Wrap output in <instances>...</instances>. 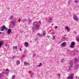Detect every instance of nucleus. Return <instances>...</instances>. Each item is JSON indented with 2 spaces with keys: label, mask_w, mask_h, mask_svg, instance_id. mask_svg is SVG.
I'll return each instance as SVG.
<instances>
[{
  "label": "nucleus",
  "mask_w": 79,
  "mask_h": 79,
  "mask_svg": "<svg viewBox=\"0 0 79 79\" xmlns=\"http://www.w3.org/2000/svg\"><path fill=\"white\" fill-rule=\"evenodd\" d=\"M20 63V62L19 61L17 60V61L16 64L17 65H18V64H19Z\"/></svg>",
  "instance_id": "14"
},
{
  "label": "nucleus",
  "mask_w": 79,
  "mask_h": 79,
  "mask_svg": "<svg viewBox=\"0 0 79 79\" xmlns=\"http://www.w3.org/2000/svg\"><path fill=\"white\" fill-rule=\"evenodd\" d=\"M53 40L55 39V36H53Z\"/></svg>",
  "instance_id": "39"
},
{
  "label": "nucleus",
  "mask_w": 79,
  "mask_h": 79,
  "mask_svg": "<svg viewBox=\"0 0 79 79\" xmlns=\"http://www.w3.org/2000/svg\"><path fill=\"white\" fill-rule=\"evenodd\" d=\"M76 40L77 42H79V38L78 37H77V38H76Z\"/></svg>",
  "instance_id": "17"
},
{
  "label": "nucleus",
  "mask_w": 79,
  "mask_h": 79,
  "mask_svg": "<svg viewBox=\"0 0 79 79\" xmlns=\"http://www.w3.org/2000/svg\"><path fill=\"white\" fill-rule=\"evenodd\" d=\"M15 75H13L12 76V79H14V78L15 77Z\"/></svg>",
  "instance_id": "28"
},
{
  "label": "nucleus",
  "mask_w": 79,
  "mask_h": 79,
  "mask_svg": "<svg viewBox=\"0 0 79 79\" xmlns=\"http://www.w3.org/2000/svg\"><path fill=\"white\" fill-rule=\"evenodd\" d=\"M26 56V55L25 54L22 57L21 59H23V58H24V57H25Z\"/></svg>",
  "instance_id": "18"
},
{
  "label": "nucleus",
  "mask_w": 79,
  "mask_h": 79,
  "mask_svg": "<svg viewBox=\"0 0 79 79\" xmlns=\"http://www.w3.org/2000/svg\"><path fill=\"white\" fill-rule=\"evenodd\" d=\"M65 29L68 31H70V29L68 27H65Z\"/></svg>",
  "instance_id": "16"
},
{
  "label": "nucleus",
  "mask_w": 79,
  "mask_h": 79,
  "mask_svg": "<svg viewBox=\"0 0 79 79\" xmlns=\"http://www.w3.org/2000/svg\"><path fill=\"white\" fill-rule=\"evenodd\" d=\"M48 22H49V23H51V22H52V18H50L49 20H48Z\"/></svg>",
  "instance_id": "15"
},
{
  "label": "nucleus",
  "mask_w": 79,
  "mask_h": 79,
  "mask_svg": "<svg viewBox=\"0 0 79 79\" xmlns=\"http://www.w3.org/2000/svg\"><path fill=\"white\" fill-rule=\"evenodd\" d=\"M70 3H71V1H68V3H69V4Z\"/></svg>",
  "instance_id": "35"
},
{
  "label": "nucleus",
  "mask_w": 79,
  "mask_h": 79,
  "mask_svg": "<svg viewBox=\"0 0 79 79\" xmlns=\"http://www.w3.org/2000/svg\"><path fill=\"white\" fill-rule=\"evenodd\" d=\"M66 43L65 42H64L61 44L60 45L62 47H65V45H66Z\"/></svg>",
  "instance_id": "6"
},
{
  "label": "nucleus",
  "mask_w": 79,
  "mask_h": 79,
  "mask_svg": "<svg viewBox=\"0 0 79 79\" xmlns=\"http://www.w3.org/2000/svg\"><path fill=\"white\" fill-rule=\"evenodd\" d=\"M76 78H77V77L76 76Z\"/></svg>",
  "instance_id": "46"
},
{
  "label": "nucleus",
  "mask_w": 79,
  "mask_h": 79,
  "mask_svg": "<svg viewBox=\"0 0 79 79\" xmlns=\"http://www.w3.org/2000/svg\"><path fill=\"white\" fill-rule=\"evenodd\" d=\"M67 52H70V50H67Z\"/></svg>",
  "instance_id": "43"
},
{
  "label": "nucleus",
  "mask_w": 79,
  "mask_h": 79,
  "mask_svg": "<svg viewBox=\"0 0 79 79\" xmlns=\"http://www.w3.org/2000/svg\"><path fill=\"white\" fill-rule=\"evenodd\" d=\"M37 35H38V36H39L40 37H41V36H42V35H41V34L39 33H38L37 34Z\"/></svg>",
  "instance_id": "26"
},
{
  "label": "nucleus",
  "mask_w": 79,
  "mask_h": 79,
  "mask_svg": "<svg viewBox=\"0 0 79 79\" xmlns=\"http://www.w3.org/2000/svg\"><path fill=\"white\" fill-rule=\"evenodd\" d=\"M19 49H20V51H22V49H21V48H20Z\"/></svg>",
  "instance_id": "40"
},
{
  "label": "nucleus",
  "mask_w": 79,
  "mask_h": 79,
  "mask_svg": "<svg viewBox=\"0 0 79 79\" xmlns=\"http://www.w3.org/2000/svg\"><path fill=\"white\" fill-rule=\"evenodd\" d=\"M24 44L25 47H28V46L29 45V44H28V42H25L24 43Z\"/></svg>",
  "instance_id": "9"
},
{
  "label": "nucleus",
  "mask_w": 79,
  "mask_h": 79,
  "mask_svg": "<svg viewBox=\"0 0 79 79\" xmlns=\"http://www.w3.org/2000/svg\"><path fill=\"white\" fill-rule=\"evenodd\" d=\"M6 71H9L8 69H6Z\"/></svg>",
  "instance_id": "41"
},
{
  "label": "nucleus",
  "mask_w": 79,
  "mask_h": 79,
  "mask_svg": "<svg viewBox=\"0 0 79 79\" xmlns=\"http://www.w3.org/2000/svg\"><path fill=\"white\" fill-rule=\"evenodd\" d=\"M55 29H58V26H55Z\"/></svg>",
  "instance_id": "32"
},
{
  "label": "nucleus",
  "mask_w": 79,
  "mask_h": 79,
  "mask_svg": "<svg viewBox=\"0 0 79 79\" xmlns=\"http://www.w3.org/2000/svg\"><path fill=\"white\" fill-rule=\"evenodd\" d=\"M13 18V15L10 16V19H11Z\"/></svg>",
  "instance_id": "25"
},
{
  "label": "nucleus",
  "mask_w": 79,
  "mask_h": 79,
  "mask_svg": "<svg viewBox=\"0 0 79 79\" xmlns=\"http://www.w3.org/2000/svg\"><path fill=\"white\" fill-rule=\"evenodd\" d=\"M48 39H50V36H48Z\"/></svg>",
  "instance_id": "37"
},
{
  "label": "nucleus",
  "mask_w": 79,
  "mask_h": 79,
  "mask_svg": "<svg viewBox=\"0 0 79 79\" xmlns=\"http://www.w3.org/2000/svg\"><path fill=\"white\" fill-rule=\"evenodd\" d=\"M76 52H77V53H78V51L77 50H76Z\"/></svg>",
  "instance_id": "42"
},
{
  "label": "nucleus",
  "mask_w": 79,
  "mask_h": 79,
  "mask_svg": "<svg viewBox=\"0 0 79 79\" xmlns=\"http://www.w3.org/2000/svg\"><path fill=\"white\" fill-rule=\"evenodd\" d=\"M57 76L59 77H60V74H57Z\"/></svg>",
  "instance_id": "33"
},
{
  "label": "nucleus",
  "mask_w": 79,
  "mask_h": 79,
  "mask_svg": "<svg viewBox=\"0 0 79 79\" xmlns=\"http://www.w3.org/2000/svg\"><path fill=\"white\" fill-rule=\"evenodd\" d=\"M75 3H77V2H78V1H75Z\"/></svg>",
  "instance_id": "38"
},
{
  "label": "nucleus",
  "mask_w": 79,
  "mask_h": 79,
  "mask_svg": "<svg viewBox=\"0 0 79 79\" xmlns=\"http://www.w3.org/2000/svg\"><path fill=\"white\" fill-rule=\"evenodd\" d=\"M2 73H0V78L2 77Z\"/></svg>",
  "instance_id": "34"
},
{
  "label": "nucleus",
  "mask_w": 79,
  "mask_h": 79,
  "mask_svg": "<svg viewBox=\"0 0 79 79\" xmlns=\"http://www.w3.org/2000/svg\"><path fill=\"white\" fill-rule=\"evenodd\" d=\"M24 64L25 66H28V65H29L30 64L28 62H26L25 61L24 62Z\"/></svg>",
  "instance_id": "8"
},
{
  "label": "nucleus",
  "mask_w": 79,
  "mask_h": 79,
  "mask_svg": "<svg viewBox=\"0 0 79 79\" xmlns=\"http://www.w3.org/2000/svg\"><path fill=\"white\" fill-rule=\"evenodd\" d=\"M74 45H75V43L74 42H72L70 44L71 48H73L74 47Z\"/></svg>",
  "instance_id": "5"
},
{
  "label": "nucleus",
  "mask_w": 79,
  "mask_h": 79,
  "mask_svg": "<svg viewBox=\"0 0 79 79\" xmlns=\"http://www.w3.org/2000/svg\"><path fill=\"white\" fill-rule=\"evenodd\" d=\"M78 65H76L74 67V69H77V68H78Z\"/></svg>",
  "instance_id": "12"
},
{
  "label": "nucleus",
  "mask_w": 79,
  "mask_h": 79,
  "mask_svg": "<svg viewBox=\"0 0 79 79\" xmlns=\"http://www.w3.org/2000/svg\"><path fill=\"white\" fill-rule=\"evenodd\" d=\"M42 65V63H40V64L38 65V67H40V66H41Z\"/></svg>",
  "instance_id": "27"
},
{
  "label": "nucleus",
  "mask_w": 79,
  "mask_h": 79,
  "mask_svg": "<svg viewBox=\"0 0 79 79\" xmlns=\"http://www.w3.org/2000/svg\"><path fill=\"white\" fill-rule=\"evenodd\" d=\"M5 69H4V70L5 71Z\"/></svg>",
  "instance_id": "47"
},
{
  "label": "nucleus",
  "mask_w": 79,
  "mask_h": 79,
  "mask_svg": "<svg viewBox=\"0 0 79 79\" xmlns=\"http://www.w3.org/2000/svg\"><path fill=\"white\" fill-rule=\"evenodd\" d=\"M35 55H36V54H35V53H34L33 54V56L34 57H35Z\"/></svg>",
  "instance_id": "31"
},
{
  "label": "nucleus",
  "mask_w": 79,
  "mask_h": 79,
  "mask_svg": "<svg viewBox=\"0 0 79 79\" xmlns=\"http://www.w3.org/2000/svg\"><path fill=\"white\" fill-rule=\"evenodd\" d=\"M32 21V19H28V22L29 23H31V22Z\"/></svg>",
  "instance_id": "19"
},
{
  "label": "nucleus",
  "mask_w": 79,
  "mask_h": 79,
  "mask_svg": "<svg viewBox=\"0 0 79 79\" xmlns=\"http://www.w3.org/2000/svg\"><path fill=\"white\" fill-rule=\"evenodd\" d=\"M27 20L26 19H23L22 20V21L23 22V23H25L26 21H27Z\"/></svg>",
  "instance_id": "11"
},
{
  "label": "nucleus",
  "mask_w": 79,
  "mask_h": 79,
  "mask_svg": "<svg viewBox=\"0 0 79 79\" xmlns=\"http://www.w3.org/2000/svg\"><path fill=\"white\" fill-rule=\"evenodd\" d=\"M41 21L39 22H35L33 23V26L32 27V29L34 30L35 29H36L38 30L40 27V26L41 24Z\"/></svg>",
  "instance_id": "1"
},
{
  "label": "nucleus",
  "mask_w": 79,
  "mask_h": 79,
  "mask_svg": "<svg viewBox=\"0 0 79 79\" xmlns=\"http://www.w3.org/2000/svg\"><path fill=\"white\" fill-rule=\"evenodd\" d=\"M6 74H7V75H8V73L6 72Z\"/></svg>",
  "instance_id": "36"
},
{
  "label": "nucleus",
  "mask_w": 79,
  "mask_h": 79,
  "mask_svg": "<svg viewBox=\"0 0 79 79\" xmlns=\"http://www.w3.org/2000/svg\"><path fill=\"white\" fill-rule=\"evenodd\" d=\"M30 76H31V77H32V78L34 76V73H32L31 74Z\"/></svg>",
  "instance_id": "23"
},
{
  "label": "nucleus",
  "mask_w": 79,
  "mask_h": 79,
  "mask_svg": "<svg viewBox=\"0 0 79 79\" xmlns=\"http://www.w3.org/2000/svg\"><path fill=\"white\" fill-rule=\"evenodd\" d=\"M73 78V74H71L70 76L69 77V79H72Z\"/></svg>",
  "instance_id": "7"
},
{
  "label": "nucleus",
  "mask_w": 79,
  "mask_h": 79,
  "mask_svg": "<svg viewBox=\"0 0 79 79\" xmlns=\"http://www.w3.org/2000/svg\"><path fill=\"white\" fill-rule=\"evenodd\" d=\"M77 58H75L74 59V62L75 63H77Z\"/></svg>",
  "instance_id": "22"
},
{
  "label": "nucleus",
  "mask_w": 79,
  "mask_h": 79,
  "mask_svg": "<svg viewBox=\"0 0 79 79\" xmlns=\"http://www.w3.org/2000/svg\"><path fill=\"white\" fill-rule=\"evenodd\" d=\"M3 74V75H4V73H2Z\"/></svg>",
  "instance_id": "45"
},
{
  "label": "nucleus",
  "mask_w": 79,
  "mask_h": 79,
  "mask_svg": "<svg viewBox=\"0 0 79 79\" xmlns=\"http://www.w3.org/2000/svg\"><path fill=\"white\" fill-rule=\"evenodd\" d=\"M3 45V42H0V47H1V46Z\"/></svg>",
  "instance_id": "24"
},
{
  "label": "nucleus",
  "mask_w": 79,
  "mask_h": 79,
  "mask_svg": "<svg viewBox=\"0 0 79 79\" xmlns=\"http://www.w3.org/2000/svg\"><path fill=\"white\" fill-rule=\"evenodd\" d=\"M73 19H74L75 21H78V19L77 15H76L75 14H73Z\"/></svg>",
  "instance_id": "3"
},
{
  "label": "nucleus",
  "mask_w": 79,
  "mask_h": 79,
  "mask_svg": "<svg viewBox=\"0 0 79 79\" xmlns=\"http://www.w3.org/2000/svg\"><path fill=\"white\" fill-rule=\"evenodd\" d=\"M5 45L6 47H8V44H5Z\"/></svg>",
  "instance_id": "29"
},
{
  "label": "nucleus",
  "mask_w": 79,
  "mask_h": 79,
  "mask_svg": "<svg viewBox=\"0 0 79 79\" xmlns=\"http://www.w3.org/2000/svg\"><path fill=\"white\" fill-rule=\"evenodd\" d=\"M73 61L70 60L69 62V64H70L71 65L70 67L68 69V71H70L72 68H73Z\"/></svg>",
  "instance_id": "2"
},
{
  "label": "nucleus",
  "mask_w": 79,
  "mask_h": 79,
  "mask_svg": "<svg viewBox=\"0 0 79 79\" xmlns=\"http://www.w3.org/2000/svg\"><path fill=\"white\" fill-rule=\"evenodd\" d=\"M45 35H46V32L45 31H44L43 34V36H45Z\"/></svg>",
  "instance_id": "20"
},
{
  "label": "nucleus",
  "mask_w": 79,
  "mask_h": 79,
  "mask_svg": "<svg viewBox=\"0 0 79 79\" xmlns=\"http://www.w3.org/2000/svg\"><path fill=\"white\" fill-rule=\"evenodd\" d=\"M64 59H62L61 60V63H64Z\"/></svg>",
  "instance_id": "30"
},
{
  "label": "nucleus",
  "mask_w": 79,
  "mask_h": 79,
  "mask_svg": "<svg viewBox=\"0 0 79 79\" xmlns=\"http://www.w3.org/2000/svg\"><path fill=\"white\" fill-rule=\"evenodd\" d=\"M13 48V49H17L18 48V46H14Z\"/></svg>",
  "instance_id": "21"
},
{
  "label": "nucleus",
  "mask_w": 79,
  "mask_h": 79,
  "mask_svg": "<svg viewBox=\"0 0 79 79\" xmlns=\"http://www.w3.org/2000/svg\"><path fill=\"white\" fill-rule=\"evenodd\" d=\"M16 23V21L15 20L12 21V23L13 24V26L15 25V24Z\"/></svg>",
  "instance_id": "13"
},
{
  "label": "nucleus",
  "mask_w": 79,
  "mask_h": 79,
  "mask_svg": "<svg viewBox=\"0 0 79 79\" xmlns=\"http://www.w3.org/2000/svg\"><path fill=\"white\" fill-rule=\"evenodd\" d=\"M7 29V28L6 27L5 25H3L1 27V31H5V29Z\"/></svg>",
  "instance_id": "4"
},
{
  "label": "nucleus",
  "mask_w": 79,
  "mask_h": 79,
  "mask_svg": "<svg viewBox=\"0 0 79 79\" xmlns=\"http://www.w3.org/2000/svg\"><path fill=\"white\" fill-rule=\"evenodd\" d=\"M2 32H0V34H2Z\"/></svg>",
  "instance_id": "44"
},
{
  "label": "nucleus",
  "mask_w": 79,
  "mask_h": 79,
  "mask_svg": "<svg viewBox=\"0 0 79 79\" xmlns=\"http://www.w3.org/2000/svg\"><path fill=\"white\" fill-rule=\"evenodd\" d=\"M11 29L9 28L8 29V31H7V34H10V33H11Z\"/></svg>",
  "instance_id": "10"
}]
</instances>
